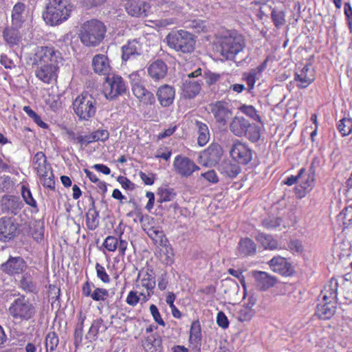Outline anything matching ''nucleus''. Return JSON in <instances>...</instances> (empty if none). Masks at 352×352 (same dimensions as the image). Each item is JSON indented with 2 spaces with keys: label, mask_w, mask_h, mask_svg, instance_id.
<instances>
[{
  "label": "nucleus",
  "mask_w": 352,
  "mask_h": 352,
  "mask_svg": "<svg viewBox=\"0 0 352 352\" xmlns=\"http://www.w3.org/2000/svg\"><path fill=\"white\" fill-rule=\"evenodd\" d=\"M143 230L152 239L154 243L161 247L160 259L162 263L170 266L174 263V252L172 245L164 234L160 226L155 225V221H141Z\"/></svg>",
  "instance_id": "obj_1"
},
{
  "label": "nucleus",
  "mask_w": 352,
  "mask_h": 352,
  "mask_svg": "<svg viewBox=\"0 0 352 352\" xmlns=\"http://www.w3.org/2000/svg\"><path fill=\"white\" fill-rule=\"evenodd\" d=\"M338 283L331 278L324 289L321 291L322 300L316 307L315 314L322 320H329L333 317L336 311Z\"/></svg>",
  "instance_id": "obj_2"
},
{
  "label": "nucleus",
  "mask_w": 352,
  "mask_h": 352,
  "mask_svg": "<svg viewBox=\"0 0 352 352\" xmlns=\"http://www.w3.org/2000/svg\"><path fill=\"white\" fill-rule=\"evenodd\" d=\"M245 47L243 37L236 32L226 31L218 40L217 50L227 60H234Z\"/></svg>",
  "instance_id": "obj_3"
},
{
  "label": "nucleus",
  "mask_w": 352,
  "mask_h": 352,
  "mask_svg": "<svg viewBox=\"0 0 352 352\" xmlns=\"http://www.w3.org/2000/svg\"><path fill=\"white\" fill-rule=\"evenodd\" d=\"M106 32V26L102 22L97 19H91L82 25L80 39L87 47H96L104 38Z\"/></svg>",
  "instance_id": "obj_4"
},
{
  "label": "nucleus",
  "mask_w": 352,
  "mask_h": 352,
  "mask_svg": "<svg viewBox=\"0 0 352 352\" xmlns=\"http://www.w3.org/2000/svg\"><path fill=\"white\" fill-rule=\"evenodd\" d=\"M17 296L10 305L9 316L16 321H28L32 319L36 314V306L30 300L23 294H16Z\"/></svg>",
  "instance_id": "obj_5"
},
{
  "label": "nucleus",
  "mask_w": 352,
  "mask_h": 352,
  "mask_svg": "<svg viewBox=\"0 0 352 352\" xmlns=\"http://www.w3.org/2000/svg\"><path fill=\"white\" fill-rule=\"evenodd\" d=\"M71 10L67 0H49L43 18L47 24L57 25L69 17Z\"/></svg>",
  "instance_id": "obj_6"
},
{
  "label": "nucleus",
  "mask_w": 352,
  "mask_h": 352,
  "mask_svg": "<svg viewBox=\"0 0 352 352\" xmlns=\"http://www.w3.org/2000/svg\"><path fill=\"white\" fill-rule=\"evenodd\" d=\"M167 45L176 52L191 53L195 50V36L184 30H173L165 38Z\"/></svg>",
  "instance_id": "obj_7"
},
{
  "label": "nucleus",
  "mask_w": 352,
  "mask_h": 352,
  "mask_svg": "<svg viewBox=\"0 0 352 352\" xmlns=\"http://www.w3.org/2000/svg\"><path fill=\"white\" fill-rule=\"evenodd\" d=\"M230 132L239 138L245 137L252 142H256L261 137L260 128L252 124L243 116H234L229 125Z\"/></svg>",
  "instance_id": "obj_8"
},
{
  "label": "nucleus",
  "mask_w": 352,
  "mask_h": 352,
  "mask_svg": "<svg viewBox=\"0 0 352 352\" xmlns=\"http://www.w3.org/2000/svg\"><path fill=\"white\" fill-rule=\"evenodd\" d=\"M72 106L80 120H89L96 114L97 101L89 92L83 91L74 100Z\"/></svg>",
  "instance_id": "obj_9"
},
{
  "label": "nucleus",
  "mask_w": 352,
  "mask_h": 352,
  "mask_svg": "<svg viewBox=\"0 0 352 352\" xmlns=\"http://www.w3.org/2000/svg\"><path fill=\"white\" fill-rule=\"evenodd\" d=\"M209 111L212 115L216 124L220 128L226 126L232 116L231 105L223 100H219L210 104Z\"/></svg>",
  "instance_id": "obj_10"
},
{
  "label": "nucleus",
  "mask_w": 352,
  "mask_h": 352,
  "mask_svg": "<svg viewBox=\"0 0 352 352\" xmlns=\"http://www.w3.org/2000/svg\"><path fill=\"white\" fill-rule=\"evenodd\" d=\"M32 65L57 64L62 58L58 51L52 46H38L34 50Z\"/></svg>",
  "instance_id": "obj_11"
},
{
  "label": "nucleus",
  "mask_w": 352,
  "mask_h": 352,
  "mask_svg": "<svg viewBox=\"0 0 352 352\" xmlns=\"http://www.w3.org/2000/svg\"><path fill=\"white\" fill-rule=\"evenodd\" d=\"M126 91V83L120 76L113 74L106 78L103 92L107 99L113 100Z\"/></svg>",
  "instance_id": "obj_12"
},
{
  "label": "nucleus",
  "mask_w": 352,
  "mask_h": 352,
  "mask_svg": "<svg viewBox=\"0 0 352 352\" xmlns=\"http://www.w3.org/2000/svg\"><path fill=\"white\" fill-rule=\"evenodd\" d=\"M230 156L238 164L247 165L252 160L253 151L248 144L235 140L230 148Z\"/></svg>",
  "instance_id": "obj_13"
},
{
  "label": "nucleus",
  "mask_w": 352,
  "mask_h": 352,
  "mask_svg": "<svg viewBox=\"0 0 352 352\" xmlns=\"http://www.w3.org/2000/svg\"><path fill=\"white\" fill-rule=\"evenodd\" d=\"M173 167L175 172L184 177H190L199 167L190 158L181 155L175 157L173 162Z\"/></svg>",
  "instance_id": "obj_14"
},
{
  "label": "nucleus",
  "mask_w": 352,
  "mask_h": 352,
  "mask_svg": "<svg viewBox=\"0 0 352 352\" xmlns=\"http://www.w3.org/2000/svg\"><path fill=\"white\" fill-rule=\"evenodd\" d=\"M151 5L145 0H129L125 5L126 12L133 17H146L151 12Z\"/></svg>",
  "instance_id": "obj_15"
},
{
  "label": "nucleus",
  "mask_w": 352,
  "mask_h": 352,
  "mask_svg": "<svg viewBox=\"0 0 352 352\" xmlns=\"http://www.w3.org/2000/svg\"><path fill=\"white\" fill-rule=\"evenodd\" d=\"M223 149L218 144H211L201 155L200 158L206 166H214L217 164L222 157Z\"/></svg>",
  "instance_id": "obj_16"
},
{
  "label": "nucleus",
  "mask_w": 352,
  "mask_h": 352,
  "mask_svg": "<svg viewBox=\"0 0 352 352\" xmlns=\"http://www.w3.org/2000/svg\"><path fill=\"white\" fill-rule=\"evenodd\" d=\"M314 70L311 65L306 64L301 69H298L294 74V80L299 89H305L314 80Z\"/></svg>",
  "instance_id": "obj_17"
},
{
  "label": "nucleus",
  "mask_w": 352,
  "mask_h": 352,
  "mask_svg": "<svg viewBox=\"0 0 352 352\" xmlns=\"http://www.w3.org/2000/svg\"><path fill=\"white\" fill-rule=\"evenodd\" d=\"M26 268L25 261L20 256H10L6 262L1 265V270L10 275L19 274Z\"/></svg>",
  "instance_id": "obj_18"
},
{
  "label": "nucleus",
  "mask_w": 352,
  "mask_h": 352,
  "mask_svg": "<svg viewBox=\"0 0 352 352\" xmlns=\"http://www.w3.org/2000/svg\"><path fill=\"white\" fill-rule=\"evenodd\" d=\"M58 69V67L57 64L52 63L41 65V66L36 69L35 75L42 82L50 84L56 80Z\"/></svg>",
  "instance_id": "obj_19"
},
{
  "label": "nucleus",
  "mask_w": 352,
  "mask_h": 352,
  "mask_svg": "<svg viewBox=\"0 0 352 352\" xmlns=\"http://www.w3.org/2000/svg\"><path fill=\"white\" fill-rule=\"evenodd\" d=\"M168 72V67L164 61L157 59L147 67L148 76L155 82L164 79Z\"/></svg>",
  "instance_id": "obj_20"
},
{
  "label": "nucleus",
  "mask_w": 352,
  "mask_h": 352,
  "mask_svg": "<svg viewBox=\"0 0 352 352\" xmlns=\"http://www.w3.org/2000/svg\"><path fill=\"white\" fill-rule=\"evenodd\" d=\"M268 264L274 272L283 276H289L294 273L292 265L283 257L274 256L268 262Z\"/></svg>",
  "instance_id": "obj_21"
},
{
  "label": "nucleus",
  "mask_w": 352,
  "mask_h": 352,
  "mask_svg": "<svg viewBox=\"0 0 352 352\" xmlns=\"http://www.w3.org/2000/svg\"><path fill=\"white\" fill-rule=\"evenodd\" d=\"M203 82L201 79L183 78L182 87V95L185 98H194L201 89Z\"/></svg>",
  "instance_id": "obj_22"
},
{
  "label": "nucleus",
  "mask_w": 352,
  "mask_h": 352,
  "mask_svg": "<svg viewBox=\"0 0 352 352\" xmlns=\"http://www.w3.org/2000/svg\"><path fill=\"white\" fill-rule=\"evenodd\" d=\"M156 96L162 107H168L175 100V88L169 85H163L157 89Z\"/></svg>",
  "instance_id": "obj_23"
},
{
  "label": "nucleus",
  "mask_w": 352,
  "mask_h": 352,
  "mask_svg": "<svg viewBox=\"0 0 352 352\" xmlns=\"http://www.w3.org/2000/svg\"><path fill=\"white\" fill-rule=\"evenodd\" d=\"M142 52V45L138 40L133 39L129 41L122 47V59L123 61L126 62L128 60L140 55Z\"/></svg>",
  "instance_id": "obj_24"
},
{
  "label": "nucleus",
  "mask_w": 352,
  "mask_h": 352,
  "mask_svg": "<svg viewBox=\"0 0 352 352\" xmlns=\"http://www.w3.org/2000/svg\"><path fill=\"white\" fill-rule=\"evenodd\" d=\"M158 5L163 12L178 16L183 12L184 2L183 0H160Z\"/></svg>",
  "instance_id": "obj_25"
},
{
  "label": "nucleus",
  "mask_w": 352,
  "mask_h": 352,
  "mask_svg": "<svg viewBox=\"0 0 352 352\" xmlns=\"http://www.w3.org/2000/svg\"><path fill=\"white\" fill-rule=\"evenodd\" d=\"M19 234V225L14 221H0V241L6 242Z\"/></svg>",
  "instance_id": "obj_26"
},
{
  "label": "nucleus",
  "mask_w": 352,
  "mask_h": 352,
  "mask_svg": "<svg viewBox=\"0 0 352 352\" xmlns=\"http://www.w3.org/2000/svg\"><path fill=\"white\" fill-rule=\"evenodd\" d=\"M256 280V287L263 291H266L273 287L277 282L274 276L270 275L265 272L256 271L253 272Z\"/></svg>",
  "instance_id": "obj_27"
},
{
  "label": "nucleus",
  "mask_w": 352,
  "mask_h": 352,
  "mask_svg": "<svg viewBox=\"0 0 352 352\" xmlns=\"http://www.w3.org/2000/svg\"><path fill=\"white\" fill-rule=\"evenodd\" d=\"M136 281H140L142 286L146 289L148 296H150L151 293L153 292V289L156 285L153 270L146 269V270H140L138 272Z\"/></svg>",
  "instance_id": "obj_28"
},
{
  "label": "nucleus",
  "mask_w": 352,
  "mask_h": 352,
  "mask_svg": "<svg viewBox=\"0 0 352 352\" xmlns=\"http://www.w3.org/2000/svg\"><path fill=\"white\" fill-rule=\"evenodd\" d=\"M32 165L38 176H47L46 174L52 170L45 155L41 151L34 155Z\"/></svg>",
  "instance_id": "obj_29"
},
{
  "label": "nucleus",
  "mask_w": 352,
  "mask_h": 352,
  "mask_svg": "<svg viewBox=\"0 0 352 352\" xmlns=\"http://www.w3.org/2000/svg\"><path fill=\"white\" fill-rule=\"evenodd\" d=\"M142 346L146 352H162V340L157 333L147 336L142 342Z\"/></svg>",
  "instance_id": "obj_30"
},
{
  "label": "nucleus",
  "mask_w": 352,
  "mask_h": 352,
  "mask_svg": "<svg viewBox=\"0 0 352 352\" xmlns=\"http://www.w3.org/2000/svg\"><path fill=\"white\" fill-rule=\"evenodd\" d=\"M92 66L96 73L106 75L111 70L109 58L104 54H96L93 57Z\"/></svg>",
  "instance_id": "obj_31"
},
{
  "label": "nucleus",
  "mask_w": 352,
  "mask_h": 352,
  "mask_svg": "<svg viewBox=\"0 0 352 352\" xmlns=\"http://www.w3.org/2000/svg\"><path fill=\"white\" fill-rule=\"evenodd\" d=\"M256 252L255 243L249 238L241 239L238 244L237 254L239 256H254Z\"/></svg>",
  "instance_id": "obj_32"
},
{
  "label": "nucleus",
  "mask_w": 352,
  "mask_h": 352,
  "mask_svg": "<svg viewBox=\"0 0 352 352\" xmlns=\"http://www.w3.org/2000/svg\"><path fill=\"white\" fill-rule=\"evenodd\" d=\"M14 26L8 27L3 32V36L6 43L10 47L18 45L21 41V35L19 30Z\"/></svg>",
  "instance_id": "obj_33"
},
{
  "label": "nucleus",
  "mask_w": 352,
  "mask_h": 352,
  "mask_svg": "<svg viewBox=\"0 0 352 352\" xmlns=\"http://www.w3.org/2000/svg\"><path fill=\"white\" fill-rule=\"evenodd\" d=\"M133 94L139 101L144 105H153L155 103L154 94L151 91L148 90L145 87V85L136 89L133 91Z\"/></svg>",
  "instance_id": "obj_34"
},
{
  "label": "nucleus",
  "mask_w": 352,
  "mask_h": 352,
  "mask_svg": "<svg viewBox=\"0 0 352 352\" xmlns=\"http://www.w3.org/2000/svg\"><path fill=\"white\" fill-rule=\"evenodd\" d=\"M25 6L21 2L16 3L12 10V25L16 28H21L24 23L23 14L25 11Z\"/></svg>",
  "instance_id": "obj_35"
},
{
  "label": "nucleus",
  "mask_w": 352,
  "mask_h": 352,
  "mask_svg": "<svg viewBox=\"0 0 352 352\" xmlns=\"http://www.w3.org/2000/svg\"><path fill=\"white\" fill-rule=\"evenodd\" d=\"M237 162H231L225 161L219 166L220 172L225 176L234 178L236 177L241 171V168Z\"/></svg>",
  "instance_id": "obj_36"
},
{
  "label": "nucleus",
  "mask_w": 352,
  "mask_h": 352,
  "mask_svg": "<svg viewBox=\"0 0 352 352\" xmlns=\"http://www.w3.org/2000/svg\"><path fill=\"white\" fill-rule=\"evenodd\" d=\"M107 329V327L104 324L103 320L101 318H97L92 322L85 338L90 341L96 340L99 332L105 331Z\"/></svg>",
  "instance_id": "obj_37"
},
{
  "label": "nucleus",
  "mask_w": 352,
  "mask_h": 352,
  "mask_svg": "<svg viewBox=\"0 0 352 352\" xmlns=\"http://www.w3.org/2000/svg\"><path fill=\"white\" fill-rule=\"evenodd\" d=\"M195 126L197 131V144L200 146H205L209 141L210 134L208 125L201 121L195 122Z\"/></svg>",
  "instance_id": "obj_38"
},
{
  "label": "nucleus",
  "mask_w": 352,
  "mask_h": 352,
  "mask_svg": "<svg viewBox=\"0 0 352 352\" xmlns=\"http://www.w3.org/2000/svg\"><path fill=\"white\" fill-rule=\"evenodd\" d=\"M201 339V324L199 320H195L190 326L189 342L195 346H197L200 345Z\"/></svg>",
  "instance_id": "obj_39"
},
{
  "label": "nucleus",
  "mask_w": 352,
  "mask_h": 352,
  "mask_svg": "<svg viewBox=\"0 0 352 352\" xmlns=\"http://www.w3.org/2000/svg\"><path fill=\"white\" fill-rule=\"evenodd\" d=\"M271 19L274 26L277 28H280L286 23L285 12L276 7L272 8Z\"/></svg>",
  "instance_id": "obj_40"
},
{
  "label": "nucleus",
  "mask_w": 352,
  "mask_h": 352,
  "mask_svg": "<svg viewBox=\"0 0 352 352\" xmlns=\"http://www.w3.org/2000/svg\"><path fill=\"white\" fill-rule=\"evenodd\" d=\"M157 196V202L163 203L173 201L176 197V193L173 188L161 187L158 189Z\"/></svg>",
  "instance_id": "obj_41"
},
{
  "label": "nucleus",
  "mask_w": 352,
  "mask_h": 352,
  "mask_svg": "<svg viewBox=\"0 0 352 352\" xmlns=\"http://www.w3.org/2000/svg\"><path fill=\"white\" fill-rule=\"evenodd\" d=\"M265 249L275 250L278 248V243L272 236L259 233L256 237Z\"/></svg>",
  "instance_id": "obj_42"
},
{
  "label": "nucleus",
  "mask_w": 352,
  "mask_h": 352,
  "mask_svg": "<svg viewBox=\"0 0 352 352\" xmlns=\"http://www.w3.org/2000/svg\"><path fill=\"white\" fill-rule=\"evenodd\" d=\"M338 130L342 136H346L352 132V118H343L338 123Z\"/></svg>",
  "instance_id": "obj_43"
},
{
  "label": "nucleus",
  "mask_w": 352,
  "mask_h": 352,
  "mask_svg": "<svg viewBox=\"0 0 352 352\" xmlns=\"http://www.w3.org/2000/svg\"><path fill=\"white\" fill-rule=\"evenodd\" d=\"M59 343V338L56 333L54 331L49 332L45 338L46 352L49 350L52 352L56 350Z\"/></svg>",
  "instance_id": "obj_44"
},
{
  "label": "nucleus",
  "mask_w": 352,
  "mask_h": 352,
  "mask_svg": "<svg viewBox=\"0 0 352 352\" xmlns=\"http://www.w3.org/2000/svg\"><path fill=\"white\" fill-rule=\"evenodd\" d=\"M23 111L27 113V115L31 118L33 121L41 128L42 129H47L48 125L45 122H44L41 118L30 107L25 106L23 107Z\"/></svg>",
  "instance_id": "obj_45"
},
{
  "label": "nucleus",
  "mask_w": 352,
  "mask_h": 352,
  "mask_svg": "<svg viewBox=\"0 0 352 352\" xmlns=\"http://www.w3.org/2000/svg\"><path fill=\"white\" fill-rule=\"evenodd\" d=\"M132 92L138 88L144 85V80L142 78L140 72H134L129 76Z\"/></svg>",
  "instance_id": "obj_46"
},
{
  "label": "nucleus",
  "mask_w": 352,
  "mask_h": 352,
  "mask_svg": "<svg viewBox=\"0 0 352 352\" xmlns=\"http://www.w3.org/2000/svg\"><path fill=\"white\" fill-rule=\"evenodd\" d=\"M3 206L8 210L13 211L14 209L19 208L21 203L19 201V199L14 196H7L3 198Z\"/></svg>",
  "instance_id": "obj_47"
},
{
  "label": "nucleus",
  "mask_w": 352,
  "mask_h": 352,
  "mask_svg": "<svg viewBox=\"0 0 352 352\" xmlns=\"http://www.w3.org/2000/svg\"><path fill=\"white\" fill-rule=\"evenodd\" d=\"M239 109L240 110L241 112L245 114L246 116L253 119L254 120H261L260 116L257 114V112L253 106L243 104L239 108Z\"/></svg>",
  "instance_id": "obj_48"
},
{
  "label": "nucleus",
  "mask_w": 352,
  "mask_h": 352,
  "mask_svg": "<svg viewBox=\"0 0 352 352\" xmlns=\"http://www.w3.org/2000/svg\"><path fill=\"white\" fill-rule=\"evenodd\" d=\"M259 76L255 73V71L250 69L248 73L243 75V79L246 81L248 91H250L254 87L256 80L259 78Z\"/></svg>",
  "instance_id": "obj_49"
},
{
  "label": "nucleus",
  "mask_w": 352,
  "mask_h": 352,
  "mask_svg": "<svg viewBox=\"0 0 352 352\" xmlns=\"http://www.w3.org/2000/svg\"><path fill=\"white\" fill-rule=\"evenodd\" d=\"M299 184L308 189V192H310L315 185V178L310 177L306 174V171L302 175V177H299Z\"/></svg>",
  "instance_id": "obj_50"
},
{
  "label": "nucleus",
  "mask_w": 352,
  "mask_h": 352,
  "mask_svg": "<svg viewBox=\"0 0 352 352\" xmlns=\"http://www.w3.org/2000/svg\"><path fill=\"white\" fill-rule=\"evenodd\" d=\"M254 315V311L248 307H243L238 311V319L241 321H249Z\"/></svg>",
  "instance_id": "obj_51"
},
{
  "label": "nucleus",
  "mask_w": 352,
  "mask_h": 352,
  "mask_svg": "<svg viewBox=\"0 0 352 352\" xmlns=\"http://www.w3.org/2000/svg\"><path fill=\"white\" fill-rule=\"evenodd\" d=\"M21 285L24 290L31 292H34L36 288L30 275L28 274L23 276V278L21 280Z\"/></svg>",
  "instance_id": "obj_52"
},
{
  "label": "nucleus",
  "mask_w": 352,
  "mask_h": 352,
  "mask_svg": "<svg viewBox=\"0 0 352 352\" xmlns=\"http://www.w3.org/2000/svg\"><path fill=\"white\" fill-rule=\"evenodd\" d=\"M36 223L34 226L37 227L35 230L32 231V237L37 242L41 241L44 238V225L43 221H34Z\"/></svg>",
  "instance_id": "obj_53"
},
{
  "label": "nucleus",
  "mask_w": 352,
  "mask_h": 352,
  "mask_svg": "<svg viewBox=\"0 0 352 352\" xmlns=\"http://www.w3.org/2000/svg\"><path fill=\"white\" fill-rule=\"evenodd\" d=\"M109 296V292L104 288L96 287L93 291L91 298L94 301H104Z\"/></svg>",
  "instance_id": "obj_54"
},
{
  "label": "nucleus",
  "mask_w": 352,
  "mask_h": 352,
  "mask_svg": "<svg viewBox=\"0 0 352 352\" xmlns=\"http://www.w3.org/2000/svg\"><path fill=\"white\" fill-rule=\"evenodd\" d=\"M21 195H22V197H23L24 201H25V203L27 204H28L30 206L34 207V208L36 207V201L33 198L32 192L29 188L23 186L21 188Z\"/></svg>",
  "instance_id": "obj_55"
},
{
  "label": "nucleus",
  "mask_w": 352,
  "mask_h": 352,
  "mask_svg": "<svg viewBox=\"0 0 352 352\" xmlns=\"http://www.w3.org/2000/svg\"><path fill=\"white\" fill-rule=\"evenodd\" d=\"M47 176H39L40 182L45 188H54L55 182L52 170L46 174Z\"/></svg>",
  "instance_id": "obj_56"
},
{
  "label": "nucleus",
  "mask_w": 352,
  "mask_h": 352,
  "mask_svg": "<svg viewBox=\"0 0 352 352\" xmlns=\"http://www.w3.org/2000/svg\"><path fill=\"white\" fill-rule=\"evenodd\" d=\"M204 78L208 86L213 85L220 80L221 75L213 73L210 71L206 72L204 74Z\"/></svg>",
  "instance_id": "obj_57"
},
{
  "label": "nucleus",
  "mask_w": 352,
  "mask_h": 352,
  "mask_svg": "<svg viewBox=\"0 0 352 352\" xmlns=\"http://www.w3.org/2000/svg\"><path fill=\"white\" fill-rule=\"evenodd\" d=\"M186 28H192L194 29L195 32H200L204 31V30L206 28V25L205 21L200 19H197L189 21L186 25Z\"/></svg>",
  "instance_id": "obj_58"
},
{
  "label": "nucleus",
  "mask_w": 352,
  "mask_h": 352,
  "mask_svg": "<svg viewBox=\"0 0 352 352\" xmlns=\"http://www.w3.org/2000/svg\"><path fill=\"white\" fill-rule=\"evenodd\" d=\"M91 134L94 142H105L109 138V133L107 129H98Z\"/></svg>",
  "instance_id": "obj_59"
},
{
  "label": "nucleus",
  "mask_w": 352,
  "mask_h": 352,
  "mask_svg": "<svg viewBox=\"0 0 352 352\" xmlns=\"http://www.w3.org/2000/svg\"><path fill=\"white\" fill-rule=\"evenodd\" d=\"M97 276L104 283H109L111 280L109 276L106 272L104 267L100 263L96 264Z\"/></svg>",
  "instance_id": "obj_60"
},
{
  "label": "nucleus",
  "mask_w": 352,
  "mask_h": 352,
  "mask_svg": "<svg viewBox=\"0 0 352 352\" xmlns=\"http://www.w3.org/2000/svg\"><path fill=\"white\" fill-rule=\"evenodd\" d=\"M103 246L109 252L115 251L118 247V239L112 236H107L103 243Z\"/></svg>",
  "instance_id": "obj_61"
},
{
  "label": "nucleus",
  "mask_w": 352,
  "mask_h": 352,
  "mask_svg": "<svg viewBox=\"0 0 352 352\" xmlns=\"http://www.w3.org/2000/svg\"><path fill=\"white\" fill-rule=\"evenodd\" d=\"M344 13L346 19L349 32L352 34V8L349 2H346L344 3Z\"/></svg>",
  "instance_id": "obj_62"
},
{
  "label": "nucleus",
  "mask_w": 352,
  "mask_h": 352,
  "mask_svg": "<svg viewBox=\"0 0 352 352\" xmlns=\"http://www.w3.org/2000/svg\"><path fill=\"white\" fill-rule=\"evenodd\" d=\"M172 155V151L168 147H160L157 150L156 154L155 155V158H162L168 161L170 160Z\"/></svg>",
  "instance_id": "obj_63"
},
{
  "label": "nucleus",
  "mask_w": 352,
  "mask_h": 352,
  "mask_svg": "<svg viewBox=\"0 0 352 352\" xmlns=\"http://www.w3.org/2000/svg\"><path fill=\"white\" fill-rule=\"evenodd\" d=\"M140 297L135 291H130L126 299V303L132 307H135L140 302Z\"/></svg>",
  "instance_id": "obj_64"
}]
</instances>
